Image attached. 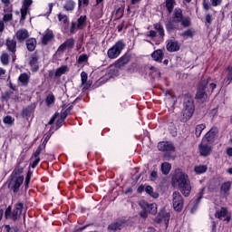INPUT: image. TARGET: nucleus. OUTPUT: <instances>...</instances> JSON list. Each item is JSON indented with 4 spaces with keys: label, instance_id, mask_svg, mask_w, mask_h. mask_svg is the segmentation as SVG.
Wrapping results in <instances>:
<instances>
[{
    "label": "nucleus",
    "instance_id": "f257e3e1",
    "mask_svg": "<svg viewBox=\"0 0 232 232\" xmlns=\"http://www.w3.org/2000/svg\"><path fill=\"white\" fill-rule=\"evenodd\" d=\"M172 186L179 189L184 197H189L191 193V181L189 176L182 169H178L172 176Z\"/></svg>",
    "mask_w": 232,
    "mask_h": 232
},
{
    "label": "nucleus",
    "instance_id": "f03ea898",
    "mask_svg": "<svg viewBox=\"0 0 232 232\" xmlns=\"http://www.w3.org/2000/svg\"><path fill=\"white\" fill-rule=\"evenodd\" d=\"M24 205L21 202L14 204V209L12 210V206H8L5 212V218L6 220H12L13 222H17L23 215V208Z\"/></svg>",
    "mask_w": 232,
    "mask_h": 232
},
{
    "label": "nucleus",
    "instance_id": "7ed1b4c3",
    "mask_svg": "<svg viewBox=\"0 0 232 232\" xmlns=\"http://www.w3.org/2000/svg\"><path fill=\"white\" fill-rule=\"evenodd\" d=\"M195 113V103L193 102V98L187 96L184 99L183 110H182V122H188Z\"/></svg>",
    "mask_w": 232,
    "mask_h": 232
},
{
    "label": "nucleus",
    "instance_id": "20e7f679",
    "mask_svg": "<svg viewBox=\"0 0 232 232\" xmlns=\"http://www.w3.org/2000/svg\"><path fill=\"white\" fill-rule=\"evenodd\" d=\"M139 206L143 209V211L140 213L141 218H147L148 213H150L151 215H157V204H150L146 200H140L139 202Z\"/></svg>",
    "mask_w": 232,
    "mask_h": 232
},
{
    "label": "nucleus",
    "instance_id": "39448f33",
    "mask_svg": "<svg viewBox=\"0 0 232 232\" xmlns=\"http://www.w3.org/2000/svg\"><path fill=\"white\" fill-rule=\"evenodd\" d=\"M126 48V44L122 40L115 43V44L107 51V56L109 59H117L121 55V52Z\"/></svg>",
    "mask_w": 232,
    "mask_h": 232
},
{
    "label": "nucleus",
    "instance_id": "423d86ee",
    "mask_svg": "<svg viewBox=\"0 0 232 232\" xmlns=\"http://www.w3.org/2000/svg\"><path fill=\"white\" fill-rule=\"evenodd\" d=\"M172 206L175 211H182V208H184V198L180 195L179 192H173L172 194Z\"/></svg>",
    "mask_w": 232,
    "mask_h": 232
},
{
    "label": "nucleus",
    "instance_id": "0eeeda50",
    "mask_svg": "<svg viewBox=\"0 0 232 232\" xmlns=\"http://www.w3.org/2000/svg\"><path fill=\"white\" fill-rule=\"evenodd\" d=\"M209 83V80H202L199 86L198 87V92L196 94V99H198L199 101H206L208 99V93H206V88L208 84Z\"/></svg>",
    "mask_w": 232,
    "mask_h": 232
},
{
    "label": "nucleus",
    "instance_id": "6e6552de",
    "mask_svg": "<svg viewBox=\"0 0 232 232\" xmlns=\"http://www.w3.org/2000/svg\"><path fill=\"white\" fill-rule=\"evenodd\" d=\"M170 217H171V214L169 213V211L163 208L160 211V213L158 215V222L160 224H163L165 226V228L167 229V227L169 224Z\"/></svg>",
    "mask_w": 232,
    "mask_h": 232
},
{
    "label": "nucleus",
    "instance_id": "1a4fd4ad",
    "mask_svg": "<svg viewBox=\"0 0 232 232\" xmlns=\"http://www.w3.org/2000/svg\"><path fill=\"white\" fill-rule=\"evenodd\" d=\"M23 182H24V177L13 176L11 181L9 182V188L13 189L14 193H17L23 185Z\"/></svg>",
    "mask_w": 232,
    "mask_h": 232
},
{
    "label": "nucleus",
    "instance_id": "9d476101",
    "mask_svg": "<svg viewBox=\"0 0 232 232\" xmlns=\"http://www.w3.org/2000/svg\"><path fill=\"white\" fill-rule=\"evenodd\" d=\"M222 77V86H229L232 82V66H228L227 69L224 70Z\"/></svg>",
    "mask_w": 232,
    "mask_h": 232
},
{
    "label": "nucleus",
    "instance_id": "9b49d317",
    "mask_svg": "<svg viewBox=\"0 0 232 232\" xmlns=\"http://www.w3.org/2000/svg\"><path fill=\"white\" fill-rule=\"evenodd\" d=\"M215 218H218L219 220H226L227 222H229L231 220V217H229V212L227 211V208L226 207H222L219 210H217L215 213Z\"/></svg>",
    "mask_w": 232,
    "mask_h": 232
},
{
    "label": "nucleus",
    "instance_id": "f8f14e48",
    "mask_svg": "<svg viewBox=\"0 0 232 232\" xmlns=\"http://www.w3.org/2000/svg\"><path fill=\"white\" fill-rule=\"evenodd\" d=\"M199 153L202 157H208L211 153V147H209V141H206V139H203L201 144L199 145Z\"/></svg>",
    "mask_w": 232,
    "mask_h": 232
},
{
    "label": "nucleus",
    "instance_id": "ddd939ff",
    "mask_svg": "<svg viewBox=\"0 0 232 232\" xmlns=\"http://www.w3.org/2000/svg\"><path fill=\"white\" fill-rule=\"evenodd\" d=\"M158 150L160 151H175V146L169 141H160L158 144Z\"/></svg>",
    "mask_w": 232,
    "mask_h": 232
},
{
    "label": "nucleus",
    "instance_id": "4468645a",
    "mask_svg": "<svg viewBox=\"0 0 232 232\" xmlns=\"http://www.w3.org/2000/svg\"><path fill=\"white\" fill-rule=\"evenodd\" d=\"M218 135V129H217V127H214L207 132V134L204 136L203 139H205L207 142H213L215 139H217Z\"/></svg>",
    "mask_w": 232,
    "mask_h": 232
},
{
    "label": "nucleus",
    "instance_id": "2eb2a0df",
    "mask_svg": "<svg viewBox=\"0 0 232 232\" xmlns=\"http://www.w3.org/2000/svg\"><path fill=\"white\" fill-rule=\"evenodd\" d=\"M126 226V220L120 219L111 225H109L108 229L109 231H121L122 227Z\"/></svg>",
    "mask_w": 232,
    "mask_h": 232
},
{
    "label": "nucleus",
    "instance_id": "dca6fc26",
    "mask_svg": "<svg viewBox=\"0 0 232 232\" xmlns=\"http://www.w3.org/2000/svg\"><path fill=\"white\" fill-rule=\"evenodd\" d=\"M84 23H86V15H82L78 18L77 23H72L71 27V32L78 30L84 27Z\"/></svg>",
    "mask_w": 232,
    "mask_h": 232
},
{
    "label": "nucleus",
    "instance_id": "f3484780",
    "mask_svg": "<svg viewBox=\"0 0 232 232\" xmlns=\"http://www.w3.org/2000/svg\"><path fill=\"white\" fill-rule=\"evenodd\" d=\"M32 3H34V1L32 0H24L23 6L21 8V19L22 21H24V19H26V14H28V8H30V6H32Z\"/></svg>",
    "mask_w": 232,
    "mask_h": 232
},
{
    "label": "nucleus",
    "instance_id": "a211bd4d",
    "mask_svg": "<svg viewBox=\"0 0 232 232\" xmlns=\"http://www.w3.org/2000/svg\"><path fill=\"white\" fill-rule=\"evenodd\" d=\"M53 31L47 29L43 34L42 43L46 45L48 43H52V41H53Z\"/></svg>",
    "mask_w": 232,
    "mask_h": 232
},
{
    "label": "nucleus",
    "instance_id": "6ab92c4d",
    "mask_svg": "<svg viewBox=\"0 0 232 232\" xmlns=\"http://www.w3.org/2000/svg\"><path fill=\"white\" fill-rule=\"evenodd\" d=\"M73 44H75L73 38L67 39L59 46L58 51L64 52V50H72V48H73Z\"/></svg>",
    "mask_w": 232,
    "mask_h": 232
},
{
    "label": "nucleus",
    "instance_id": "aec40b11",
    "mask_svg": "<svg viewBox=\"0 0 232 232\" xmlns=\"http://www.w3.org/2000/svg\"><path fill=\"white\" fill-rule=\"evenodd\" d=\"M167 50L168 52H179L180 50V44L175 40H168Z\"/></svg>",
    "mask_w": 232,
    "mask_h": 232
},
{
    "label": "nucleus",
    "instance_id": "412c9836",
    "mask_svg": "<svg viewBox=\"0 0 232 232\" xmlns=\"http://www.w3.org/2000/svg\"><path fill=\"white\" fill-rule=\"evenodd\" d=\"M119 69L120 68L117 67L115 63L111 65L107 70V74L105 75V77H109L110 79L117 77V75H119Z\"/></svg>",
    "mask_w": 232,
    "mask_h": 232
},
{
    "label": "nucleus",
    "instance_id": "4be33fe9",
    "mask_svg": "<svg viewBox=\"0 0 232 232\" xmlns=\"http://www.w3.org/2000/svg\"><path fill=\"white\" fill-rule=\"evenodd\" d=\"M30 37V33L26 29H20L16 32V38L20 43H23V41H25V39H28Z\"/></svg>",
    "mask_w": 232,
    "mask_h": 232
},
{
    "label": "nucleus",
    "instance_id": "5701e85b",
    "mask_svg": "<svg viewBox=\"0 0 232 232\" xmlns=\"http://www.w3.org/2000/svg\"><path fill=\"white\" fill-rule=\"evenodd\" d=\"M230 189H231V181H227L225 183H222L220 188L221 197H227V195H229Z\"/></svg>",
    "mask_w": 232,
    "mask_h": 232
},
{
    "label": "nucleus",
    "instance_id": "b1692460",
    "mask_svg": "<svg viewBox=\"0 0 232 232\" xmlns=\"http://www.w3.org/2000/svg\"><path fill=\"white\" fill-rule=\"evenodd\" d=\"M34 111H35V105H31L23 110L22 116L27 121L33 117Z\"/></svg>",
    "mask_w": 232,
    "mask_h": 232
},
{
    "label": "nucleus",
    "instance_id": "393cba45",
    "mask_svg": "<svg viewBox=\"0 0 232 232\" xmlns=\"http://www.w3.org/2000/svg\"><path fill=\"white\" fill-rule=\"evenodd\" d=\"M75 6H77V3L73 0H65L63 4V10L65 12H73L75 10Z\"/></svg>",
    "mask_w": 232,
    "mask_h": 232
},
{
    "label": "nucleus",
    "instance_id": "a878e982",
    "mask_svg": "<svg viewBox=\"0 0 232 232\" xmlns=\"http://www.w3.org/2000/svg\"><path fill=\"white\" fill-rule=\"evenodd\" d=\"M128 63H130V56L128 55H123L121 58H119L114 64H116L117 68H122L124 66H126V64H128Z\"/></svg>",
    "mask_w": 232,
    "mask_h": 232
},
{
    "label": "nucleus",
    "instance_id": "bb28decb",
    "mask_svg": "<svg viewBox=\"0 0 232 232\" xmlns=\"http://www.w3.org/2000/svg\"><path fill=\"white\" fill-rule=\"evenodd\" d=\"M183 18L184 15L182 14V9L176 8L173 12V23H180Z\"/></svg>",
    "mask_w": 232,
    "mask_h": 232
},
{
    "label": "nucleus",
    "instance_id": "cd10ccee",
    "mask_svg": "<svg viewBox=\"0 0 232 232\" xmlns=\"http://www.w3.org/2000/svg\"><path fill=\"white\" fill-rule=\"evenodd\" d=\"M6 46H7V50L9 52H12V53H15L16 52V46H17V42L14 39H10L8 38L6 40Z\"/></svg>",
    "mask_w": 232,
    "mask_h": 232
},
{
    "label": "nucleus",
    "instance_id": "c85d7f7f",
    "mask_svg": "<svg viewBox=\"0 0 232 232\" xmlns=\"http://www.w3.org/2000/svg\"><path fill=\"white\" fill-rule=\"evenodd\" d=\"M151 57L154 59V61H156V63H162L164 53H162V50L158 49L151 53Z\"/></svg>",
    "mask_w": 232,
    "mask_h": 232
},
{
    "label": "nucleus",
    "instance_id": "c756f323",
    "mask_svg": "<svg viewBox=\"0 0 232 232\" xmlns=\"http://www.w3.org/2000/svg\"><path fill=\"white\" fill-rule=\"evenodd\" d=\"M26 46L29 52H34V50H35V47L37 46V41L35 40V38L28 39L26 41Z\"/></svg>",
    "mask_w": 232,
    "mask_h": 232
},
{
    "label": "nucleus",
    "instance_id": "7c9ffc66",
    "mask_svg": "<svg viewBox=\"0 0 232 232\" xmlns=\"http://www.w3.org/2000/svg\"><path fill=\"white\" fill-rule=\"evenodd\" d=\"M38 61L39 58L37 55L31 56L30 65L33 68V72H37V70H39Z\"/></svg>",
    "mask_w": 232,
    "mask_h": 232
},
{
    "label": "nucleus",
    "instance_id": "2f4dec72",
    "mask_svg": "<svg viewBox=\"0 0 232 232\" xmlns=\"http://www.w3.org/2000/svg\"><path fill=\"white\" fill-rule=\"evenodd\" d=\"M194 171H195L196 175H202L203 173H206V171H208V166L197 165L194 168Z\"/></svg>",
    "mask_w": 232,
    "mask_h": 232
},
{
    "label": "nucleus",
    "instance_id": "473e14b6",
    "mask_svg": "<svg viewBox=\"0 0 232 232\" xmlns=\"http://www.w3.org/2000/svg\"><path fill=\"white\" fill-rule=\"evenodd\" d=\"M145 192L152 198H159V193L153 191V187L148 185L145 187Z\"/></svg>",
    "mask_w": 232,
    "mask_h": 232
},
{
    "label": "nucleus",
    "instance_id": "72a5a7b5",
    "mask_svg": "<svg viewBox=\"0 0 232 232\" xmlns=\"http://www.w3.org/2000/svg\"><path fill=\"white\" fill-rule=\"evenodd\" d=\"M161 172L163 175H169V171H171V165L169 162H163L161 164Z\"/></svg>",
    "mask_w": 232,
    "mask_h": 232
},
{
    "label": "nucleus",
    "instance_id": "f704fd0d",
    "mask_svg": "<svg viewBox=\"0 0 232 232\" xmlns=\"http://www.w3.org/2000/svg\"><path fill=\"white\" fill-rule=\"evenodd\" d=\"M19 81L24 86H27L28 82L30 81V76L27 73H22L19 76Z\"/></svg>",
    "mask_w": 232,
    "mask_h": 232
},
{
    "label": "nucleus",
    "instance_id": "c9c22d12",
    "mask_svg": "<svg viewBox=\"0 0 232 232\" xmlns=\"http://www.w3.org/2000/svg\"><path fill=\"white\" fill-rule=\"evenodd\" d=\"M68 72V66L63 65L62 67H59L55 72V77H61V75H64Z\"/></svg>",
    "mask_w": 232,
    "mask_h": 232
},
{
    "label": "nucleus",
    "instance_id": "e433bc0d",
    "mask_svg": "<svg viewBox=\"0 0 232 232\" xmlns=\"http://www.w3.org/2000/svg\"><path fill=\"white\" fill-rule=\"evenodd\" d=\"M175 0H166V8L169 14H171V12H173V8H175Z\"/></svg>",
    "mask_w": 232,
    "mask_h": 232
},
{
    "label": "nucleus",
    "instance_id": "4c0bfd02",
    "mask_svg": "<svg viewBox=\"0 0 232 232\" xmlns=\"http://www.w3.org/2000/svg\"><path fill=\"white\" fill-rule=\"evenodd\" d=\"M204 130H206V124L201 123L199 125L196 126V137H200V135H202V131H204Z\"/></svg>",
    "mask_w": 232,
    "mask_h": 232
},
{
    "label": "nucleus",
    "instance_id": "58836bf2",
    "mask_svg": "<svg viewBox=\"0 0 232 232\" xmlns=\"http://www.w3.org/2000/svg\"><path fill=\"white\" fill-rule=\"evenodd\" d=\"M154 29L159 33L160 37H164V27L159 23L153 24Z\"/></svg>",
    "mask_w": 232,
    "mask_h": 232
},
{
    "label": "nucleus",
    "instance_id": "ea45409f",
    "mask_svg": "<svg viewBox=\"0 0 232 232\" xmlns=\"http://www.w3.org/2000/svg\"><path fill=\"white\" fill-rule=\"evenodd\" d=\"M57 17L60 23H63L65 25L68 24V15L60 13L57 14Z\"/></svg>",
    "mask_w": 232,
    "mask_h": 232
},
{
    "label": "nucleus",
    "instance_id": "a19ab883",
    "mask_svg": "<svg viewBox=\"0 0 232 232\" xmlns=\"http://www.w3.org/2000/svg\"><path fill=\"white\" fill-rule=\"evenodd\" d=\"M1 2L5 5V12H12V5H10V0H1Z\"/></svg>",
    "mask_w": 232,
    "mask_h": 232
},
{
    "label": "nucleus",
    "instance_id": "79ce46f5",
    "mask_svg": "<svg viewBox=\"0 0 232 232\" xmlns=\"http://www.w3.org/2000/svg\"><path fill=\"white\" fill-rule=\"evenodd\" d=\"M24 171V168L23 167H17L16 169H14L13 171V177H23L21 174Z\"/></svg>",
    "mask_w": 232,
    "mask_h": 232
},
{
    "label": "nucleus",
    "instance_id": "37998d69",
    "mask_svg": "<svg viewBox=\"0 0 232 232\" xmlns=\"http://www.w3.org/2000/svg\"><path fill=\"white\" fill-rule=\"evenodd\" d=\"M180 23L181 25L185 28H188V26H191V19L189 17H183Z\"/></svg>",
    "mask_w": 232,
    "mask_h": 232
},
{
    "label": "nucleus",
    "instance_id": "c03bdc74",
    "mask_svg": "<svg viewBox=\"0 0 232 232\" xmlns=\"http://www.w3.org/2000/svg\"><path fill=\"white\" fill-rule=\"evenodd\" d=\"M19 229L17 227H11L10 225L4 226V232H17Z\"/></svg>",
    "mask_w": 232,
    "mask_h": 232
},
{
    "label": "nucleus",
    "instance_id": "a18cd8bd",
    "mask_svg": "<svg viewBox=\"0 0 232 232\" xmlns=\"http://www.w3.org/2000/svg\"><path fill=\"white\" fill-rule=\"evenodd\" d=\"M45 102H46L47 106H52V104H53V102H55V96L48 95L46 97Z\"/></svg>",
    "mask_w": 232,
    "mask_h": 232
},
{
    "label": "nucleus",
    "instance_id": "49530a36",
    "mask_svg": "<svg viewBox=\"0 0 232 232\" xmlns=\"http://www.w3.org/2000/svg\"><path fill=\"white\" fill-rule=\"evenodd\" d=\"M205 23L207 26H210V24L213 23V16L209 14H207L205 16Z\"/></svg>",
    "mask_w": 232,
    "mask_h": 232
},
{
    "label": "nucleus",
    "instance_id": "de8ad7c7",
    "mask_svg": "<svg viewBox=\"0 0 232 232\" xmlns=\"http://www.w3.org/2000/svg\"><path fill=\"white\" fill-rule=\"evenodd\" d=\"M1 62H2V64H8L9 63V60H8V53H4L2 55H1Z\"/></svg>",
    "mask_w": 232,
    "mask_h": 232
},
{
    "label": "nucleus",
    "instance_id": "09e8293b",
    "mask_svg": "<svg viewBox=\"0 0 232 232\" xmlns=\"http://www.w3.org/2000/svg\"><path fill=\"white\" fill-rule=\"evenodd\" d=\"M13 19V14L12 12H7L3 18V21H5V23H8L9 21H12Z\"/></svg>",
    "mask_w": 232,
    "mask_h": 232
},
{
    "label": "nucleus",
    "instance_id": "8fccbe9b",
    "mask_svg": "<svg viewBox=\"0 0 232 232\" xmlns=\"http://www.w3.org/2000/svg\"><path fill=\"white\" fill-rule=\"evenodd\" d=\"M181 37H184L185 39H188V37H193V31L191 30H187L184 33H182Z\"/></svg>",
    "mask_w": 232,
    "mask_h": 232
},
{
    "label": "nucleus",
    "instance_id": "3c124183",
    "mask_svg": "<svg viewBox=\"0 0 232 232\" xmlns=\"http://www.w3.org/2000/svg\"><path fill=\"white\" fill-rule=\"evenodd\" d=\"M81 80L82 84H85V82H88V73H86V72H81Z\"/></svg>",
    "mask_w": 232,
    "mask_h": 232
},
{
    "label": "nucleus",
    "instance_id": "603ef678",
    "mask_svg": "<svg viewBox=\"0 0 232 232\" xmlns=\"http://www.w3.org/2000/svg\"><path fill=\"white\" fill-rule=\"evenodd\" d=\"M4 122H5V124L12 125V124H14V118H12V116H5L4 118Z\"/></svg>",
    "mask_w": 232,
    "mask_h": 232
},
{
    "label": "nucleus",
    "instance_id": "864d4df0",
    "mask_svg": "<svg viewBox=\"0 0 232 232\" xmlns=\"http://www.w3.org/2000/svg\"><path fill=\"white\" fill-rule=\"evenodd\" d=\"M88 62V55L87 54H82L79 56L78 63L81 64L82 63Z\"/></svg>",
    "mask_w": 232,
    "mask_h": 232
},
{
    "label": "nucleus",
    "instance_id": "5fc2aeb1",
    "mask_svg": "<svg viewBox=\"0 0 232 232\" xmlns=\"http://www.w3.org/2000/svg\"><path fill=\"white\" fill-rule=\"evenodd\" d=\"M32 179V171H28L25 178V188H28V184H30V180Z\"/></svg>",
    "mask_w": 232,
    "mask_h": 232
},
{
    "label": "nucleus",
    "instance_id": "6e6d98bb",
    "mask_svg": "<svg viewBox=\"0 0 232 232\" xmlns=\"http://www.w3.org/2000/svg\"><path fill=\"white\" fill-rule=\"evenodd\" d=\"M88 6L90 5V0H78V6L81 8V6Z\"/></svg>",
    "mask_w": 232,
    "mask_h": 232
},
{
    "label": "nucleus",
    "instance_id": "4d7b16f0",
    "mask_svg": "<svg viewBox=\"0 0 232 232\" xmlns=\"http://www.w3.org/2000/svg\"><path fill=\"white\" fill-rule=\"evenodd\" d=\"M146 37H157V32L151 30L146 33Z\"/></svg>",
    "mask_w": 232,
    "mask_h": 232
},
{
    "label": "nucleus",
    "instance_id": "13d9d810",
    "mask_svg": "<svg viewBox=\"0 0 232 232\" xmlns=\"http://www.w3.org/2000/svg\"><path fill=\"white\" fill-rule=\"evenodd\" d=\"M212 6H220L222 5V0H210Z\"/></svg>",
    "mask_w": 232,
    "mask_h": 232
},
{
    "label": "nucleus",
    "instance_id": "bf43d9fd",
    "mask_svg": "<svg viewBox=\"0 0 232 232\" xmlns=\"http://www.w3.org/2000/svg\"><path fill=\"white\" fill-rule=\"evenodd\" d=\"M159 177L158 173H157V170H153L151 173H150V179L152 181H155L157 180V178Z\"/></svg>",
    "mask_w": 232,
    "mask_h": 232
},
{
    "label": "nucleus",
    "instance_id": "052dcab7",
    "mask_svg": "<svg viewBox=\"0 0 232 232\" xmlns=\"http://www.w3.org/2000/svg\"><path fill=\"white\" fill-rule=\"evenodd\" d=\"M202 5H203L204 10H209V1L203 0L202 1Z\"/></svg>",
    "mask_w": 232,
    "mask_h": 232
},
{
    "label": "nucleus",
    "instance_id": "680f3d73",
    "mask_svg": "<svg viewBox=\"0 0 232 232\" xmlns=\"http://www.w3.org/2000/svg\"><path fill=\"white\" fill-rule=\"evenodd\" d=\"M41 162V158H34V160L32 163V168H37V164Z\"/></svg>",
    "mask_w": 232,
    "mask_h": 232
},
{
    "label": "nucleus",
    "instance_id": "e2e57ef3",
    "mask_svg": "<svg viewBox=\"0 0 232 232\" xmlns=\"http://www.w3.org/2000/svg\"><path fill=\"white\" fill-rule=\"evenodd\" d=\"M204 191H206V188H201V190L199 192V197L197 198V204H198V202H200L202 197L204 196Z\"/></svg>",
    "mask_w": 232,
    "mask_h": 232
},
{
    "label": "nucleus",
    "instance_id": "0e129e2a",
    "mask_svg": "<svg viewBox=\"0 0 232 232\" xmlns=\"http://www.w3.org/2000/svg\"><path fill=\"white\" fill-rule=\"evenodd\" d=\"M151 72H154L155 74H153V77H160V72L157 70L155 67L150 68Z\"/></svg>",
    "mask_w": 232,
    "mask_h": 232
},
{
    "label": "nucleus",
    "instance_id": "69168bd1",
    "mask_svg": "<svg viewBox=\"0 0 232 232\" xmlns=\"http://www.w3.org/2000/svg\"><path fill=\"white\" fill-rule=\"evenodd\" d=\"M41 151H43V150L39 147L34 154V159H40L39 155H41Z\"/></svg>",
    "mask_w": 232,
    "mask_h": 232
},
{
    "label": "nucleus",
    "instance_id": "338daca9",
    "mask_svg": "<svg viewBox=\"0 0 232 232\" xmlns=\"http://www.w3.org/2000/svg\"><path fill=\"white\" fill-rule=\"evenodd\" d=\"M64 122V120L63 118H60L56 121V128L59 129L61 126H63V123Z\"/></svg>",
    "mask_w": 232,
    "mask_h": 232
},
{
    "label": "nucleus",
    "instance_id": "774afa93",
    "mask_svg": "<svg viewBox=\"0 0 232 232\" xmlns=\"http://www.w3.org/2000/svg\"><path fill=\"white\" fill-rule=\"evenodd\" d=\"M82 90H88L92 84L88 83V82H85L84 83L82 82Z\"/></svg>",
    "mask_w": 232,
    "mask_h": 232
}]
</instances>
